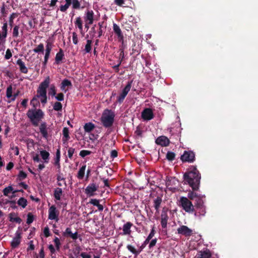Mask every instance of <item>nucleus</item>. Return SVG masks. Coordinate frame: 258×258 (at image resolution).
I'll return each instance as SVG.
<instances>
[{
	"label": "nucleus",
	"instance_id": "15",
	"mask_svg": "<svg viewBox=\"0 0 258 258\" xmlns=\"http://www.w3.org/2000/svg\"><path fill=\"white\" fill-rule=\"evenodd\" d=\"M155 142L157 145L166 147L169 145L170 141L166 136H161L156 139Z\"/></svg>",
	"mask_w": 258,
	"mask_h": 258
},
{
	"label": "nucleus",
	"instance_id": "44",
	"mask_svg": "<svg viewBox=\"0 0 258 258\" xmlns=\"http://www.w3.org/2000/svg\"><path fill=\"white\" fill-rule=\"evenodd\" d=\"M62 105L59 102H55L53 106V108L55 111H61Z\"/></svg>",
	"mask_w": 258,
	"mask_h": 258
},
{
	"label": "nucleus",
	"instance_id": "42",
	"mask_svg": "<svg viewBox=\"0 0 258 258\" xmlns=\"http://www.w3.org/2000/svg\"><path fill=\"white\" fill-rule=\"evenodd\" d=\"M33 51L35 53L41 52L43 53L44 52V45L42 43H40L37 47L33 49Z\"/></svg>",
	"mask_w": 258,
	"mask_h": 258
},
{
	"label": "nucleus",
	"instance_id": "37",
	"mask_svg": "<svg viewBox=\"0 0 258 258\" xmlns=\"http://www.w3.org/2000/svg\"><path fill=\"white\" fill-rule=\"evenodd\" d=\"M39 98L37 97V95H35L32 99L30 101V104L33 106L34 108H36V107L39 105V102L38 100Z\"/></svg>",
	"mask_w": 258,
	"mask_h": 258
},
{
	"label": "nucleus",
	"instance_id": "31",
	"mask_svg": "<svg viewBox=\"0 0 258 258\" xmlns=\"http://www.w3.org/2000/svg\"><path fill=\"white\" fill-rule=\"evenodd\" d=\"M95 128V125L92 122L85 123L84 126V130L86 132L89 133Z\"/></svg>",
	"mask_w": 258,
	"mask_h": 258
},
{
	"label": "nucleus",
	"instance_id": "39",
	"mask_svg": "<svg viewBox=\"0 0 258 258\" xmlns=\"http://www.w3.org/2000/svg\"><path fill=\"white\" fill-rule=\"evenodd\" d=\"M199 195L193 191H189L187 194V198L191 200H195Z\"/></svg>",
	"mask_w": 258,
	"mask_h": 258
},
{
	"label": "nucleus",
	"instance_id": "36",
	"mask_svg": "<svg viewBox=\"0 0 258 258\" xmlns=\"http://www.w3.org/2000/svg\"><path fill=\"white\" fill-rule=\"evenodd\" d=\"M60 151L59 149H58L56 152L55 157L54 158V164L55 165H59L60 164Z\"/></svg>",
	"mask_w": 258,
	"mask_h": 258
},
{
	"label": "nucleus",
	"instance_id": "27",
	"mask_svg": "<svg viewBox=\"0 0 258 258\" xmlns=\"http://www.w3.org/2000/svg\"><path fill=\"white\" fill-rule=\"evenodd\" d=\"M40 154L41 158L44 160V162L46 163H48L50 155L49 152L46 150H42L40 151Z\"/></svg>",
	"mask_w": 258,
	"mask_h": 258
},
{
	"label": "nucleus",
	"instance_id": "12",
	"mask_svg": "<svg viewBox=\"0 0 258 258\" xmlns=\"http://www.w3.org/2000/svg\"><path fill=\"white\" fill-rule=\"evenodd\" d=\"M177 233L179 234L184 235L185 236H189L192 234V230L187 226L182 225L177 229Z\"/></svg>",
	"mask_w": 258,
	"mask_h": 258
},
{
	"label": "nucleus",
	"instance_id": "23",
	"mask_svg": "<svg viewBox=\"0 0 258 258\" xmlns=\"http://www.w3.org/2000/svg\"><path fill=\"white\" fill-rule=\"evenodd\" d=\"M16 64L19 66L20 71L21 73L24 74H27L28 73V69L25 66V63L21 59H18L16 61Z\"/></svg>",
	"mask_w": 258,
	"mask_h": 258
},
{
	"label": "nucleus",
	"instance_id": "41",
	"mask_svg": "<svg viewBox=\"0 0 258 258\" xmlns=\"http://www.w3.org/2000/svg\"><path fill=\"white\" fill-rule=\"evenodd\" d=\"M20 27L19 25H15L13 29V37L14 38H17L19 35V30Z\"/></svg>",
	"mask_w": 258,
	"mask_h": 258
},
{
	"label": "nucleus",
	"instance_id": "18",
	"mask_svg": "<svg viewBox=\"0 0 258 258\" xmlns=\"http://www.w3.org/2000/svg\"><path fill=\"white\" fill-rule=\"evenodd\" d=\"M133 225V223L131 222H127L125 224H124L122 227L123 232L121 234L123 235H130L132 232L131 229Z\"/></svg>",
	"mask_w": 258,
	"mask_h": 258
},
{
	"label": "nucleus",
	"instance_id": "21",
	"mask_svg": "<svg viewBox=\"0 0 258 258\" xmlns=\"http://www.w3.org/2000/svg\"><path fill=\"white\" fill-rule=\"evenodd\" d=\"M39 131L44 138H48L47 124L45 122H42L39 126Z\"/></svg>",
	"mask_w": 258,
	"mask_h": 258
},
{
	"label": "nucleus",
	"instance_id": "25",
	"mask_svg": "<svg viewBox=\"0 0 258 258\" xmlns=\"http://www.w3.org/2000/svg\"><path fill=\"white\" fill-rule=\"evenodd\" d=\"M17 214L13 212L11 213L9 215V220L11 222H15L17 223H20L22 222V220L19 217H16Z\"/></svg>",
	"mask_w": 258,
	"mask_h": 258
},
{
	"label": "nucleus",
	"instance_id": "14",
	"mask_svg": "<svg viewBox=\"0 0 258 258\" xmlns=\"http://www.w3.org/2000/svg\"><path fill=\"white\" fill-rule=\"evenodd\" d=\"M113 30L115 35L117 36L118 41L122 42L123 43L124 37L119 26H118L116 23H113Z\"/></svg>",
	"mask_w": 258,
	"mask_h": 258
},
{
	"label": "nucleus",
	"instance_id": "60",
	"mask_svg": "<svg viewBox=\"0 0 258 258\" xmlns=\"http://www.w3.org/2000/svg\"><path fill=\"white\" fill-rule=\"evenodd\" d=\"M12 56V53L11 50L10 49H7L6 52L5 58L6 59H9Z\"/></svg>",
	"mask_w": 258,
	"mask_h": 258
},
{
	"label": "nucleus",
	"instance_id": "54",
	"mask_svg": "<svg viewBox=\"0 0 258 258\" xmlns=\"http://www.w3.org/2000/svg\"><path fill=\"white\" fill-rule=\"evenodd\" d=\"M75 149L72 147H70L68 149V155L70 159H72L73 155L75 152Z\"/></svg>",
	"mask_w": 258,
	"mask_h": 258
},
{
	"label": "nucleus",
	"instance_id": "2",
	"mask_svg": "<svg viewBox=\"0 0 258 258\" xmlns=\"http://www.w3.org/2000/svg\"><path fill=\"white\" fill-rule=\"evenodd\" d=\"M26 115L34 126H38L39 122L44 117L43 111L40 109L37 108L29 109Z\"/></svg>",
	"mask_w": 258,
	"mask_h": 258
},
{
	"label": "nucleus",
	"instance_id": "16",
	"mask_svg": "<svg viewBox=\"0 0 258 258\" xmlns=\"http://www.w3.org/2000/svg\"><path fill=\"white\" fill-rule=\"evenodd\" d=\"M94 13L92 10H87L84 15L85 22H88L89 24H93L94 22Z\"/></svg>",
	"mask_w": 258,
	"mask_h": 258
},
{
	"label": "nucleus",
	"instance_id": "5",
	"mask_svg": "<svg viewBox=\"0 0 258 258\" xmlns=\"http://www.w3.org/2000/svg\"><path fill=\"white\" fill-rule=\"evenodd\" d=\"M179 202L180 206L186 212L190 213L195 211L194 206L187 198L181 197Z\"/></svg>",
	"mask_w": 258,
	"mask_h": 258
},
{
	"label": "nucleus",
	"instance_id": "40",
	"mask_svg": "<svg viewBox=\"0 0 258 258\" xmlns=\"http://www.w3.org/2000/svg\"><path fill=\"white\" fill-rule=\"evenodd\" d=\"M48 95L52 97L55 96L56 95V91L54 85L52 84L50 86L48 90Z\"/></svg>",
	"mask_w": 258,
	"mask_h": 258
},
{
	"label": "nucleus",
	"instance_id": "49",
	"mask_svg": "<svg viewBox=\"0 0 258 258\" xmlns=\"http://www.w3.org/2000/svg\"><path fill=\"white\" fill-rule=\"evenodd\" d=\"M13 88L12 85H10L7 89L6 96L7 98H10L12 97Z\"/></svg>",
	"mask_w": 258,
	"mask_h": 258
},
{
	"label": "nucleus",
	"instance_id": "55",
	"mask_svg": "<svg viewBox=\"0 0 258 258\" xmlns=\"http://www.w3.org/2000/svg\"><path fill=\"white\" fill-rule=\"evenodd\" d=\"M52 48V44L50 42H46L45 52L50 53Z\"/></svg>",
	"mask_w": 258,
	"mask_h": 258
},
{
	"label": "nucleus",
	"instance_id": "9",
	"mask_svg": "<svg viewBox=\"0 0 258 258\" xmlns=\"http://www.w3.org/2000/svg\"><path fill=\"white\" fill-rule=\"evenodd\" d=\"M98 186L94 183L89 184L85 189V193L89 197H93L95 195V192L98 189Z\"/></svg>",
	"mask_w": 258,
	"mask_h": 258
},
{
	"label": "nucleus",
	"instance_id": "46",
	"mask_svg": "<svg viewBox=\"0 0 258 258\" xmlns=\"http://www.w3.org/2000/svg\"><path fill=\"white\" fill-rule=\"evenodd\" d=\"M13 188L12 187V186H9L8 187H6V188H5L3 189V192L4 196H8L11 192L13 191Z\"/></svg>",
	"mask_w": 258,
	"mask_h": 258
},
{
	"label": "nucleus",
	"instance_id": "26",
	"mask_svg": "<svg viewBox=\"0 0 258 258\" xmlns=\"http://www.w3.org/2000/svg\"><path fill=\"white\" fill-rule=\"evenodd\" d=\"M162 202V199L160 197H157L153 201L154 207L156 211V212H159L160 205Z\"/></svg>",
	"mask_w": 258,
	"mask_h": 258
},
{
	"label": "nucleus",
	"instance_id": "56",
	"mask_svg": "<svg viewBox=\"0 0 258 258\" xmlns=\"http://www.w3.org/2000/svg\"><path fill=\"white\" fill-rule=\"evenodd\" d=\"M70 6L71 5L66 3L64 5H61L60 6L59 10L61 12H64L67 10Z\"/></svg>",
	"mask_w": 258,
	"mask_h": 258
},
{
	"label": "nucleus",
	"instance_id": "45",
	"mask_svg": "<svg viewBox=\"0 0 258 258\" xmlns=\"http://www.w3.org/2000/svg\"><path fill=\"white\" fill-rule=\"evenodd\" d=\"M103 24H104L103 21L100 22L98 23V25L99 27L98 31V38H100L101 36H102L103 35V30H102V28L103 27Z\"/></svg>",
	"mask_w": 258,
	"mask_h": 258
},
{
	"label": "nucleus",
	"instance_id": "58",
	"mask_svg": "<svg viewBox=\"0 0 258 258\" xmlns=\"http://www.w3.org/2000/svg\"><path fill=\"white\" fill-rule=\"evenodd\" d=\"M15 13H13L10 15L9 17V23L11 27H12L14 24V19L15 18Z\"/></svg>",
	"mask_w": 258,
	"mask_h": 258
},
{
	"label": "nucleus",
	"instance_id": "57",
	"mask_svg": "<svg viewBox=\"0 0 258 258\" xmlns=\"http://www.w3.org/2000/svg\"><path fill=\"white\" fill-rule=\"evenodd\" d=\"M56 179L57 181H63L64 184L66 186H67L66 182L65 181V178L62 176V174L59 173L56 175Z\"/></svg>",
	"mask_w": 258,
	"mask_h": 258
},
{
	"label": "nucleus",
	"instance_id": "51",
	"mask_svg": "<svg viewBox=\"0 0 258 258\" xmlns=\"http://www.w3.org/2000/svg\"><path fill=\"white\" fill-rule=\"evenodd\" d=\"M53 241L54 242L56 250H59L60 246L61 244L59 239L58 237H55Z\"/></svg>",
	"mask_w": 258,
	"mask_h": 258
},
{
	"label": "nucleus",
	"instance_id": "29",
	"mask_svg": "<svg viewBox=\"0 0 258 258\" xmlns=\"http://www.w3.org/2000/svg\"><path fill=\"white\" fill-rule=\"evenodd\" d=\"M75 25L76 27H78L81 33H83V21L80 17L76 18L75 21Z\"/></svg>",
	"mask_w": 258,
	"mask_h": 258
},
{
	"label": "nucleus",
	"instance_id": "43",
	"mask_svg": "<svg viewBox=\"0 0 258 258\" xmlns=\"http://www.w3.org/2000/svg\"><path fill=\"white\" fill-rule=\"evenodd\" d=\"M175 154L174 152L168 151L166 154V158L168 160L172 161L174 160Z\"/></svg>",
	"mask_w": 258,
	"mask_h": 258
},
{
	"label": "nucleus",
	"instance_id": "61",
	"mask_svg": "<svg viewBox=\"0 0 258 258\" xmlns=\"http://www.w3.org/2000/svg\"><path fill=\"white\" fill-rule=\"evenodd\" d=\"M72 38L74 44H77L78 43V35L76 32H74L72 33Z\"/></svg>",
	"mask_w": 258,
	"mask_h": 258
},
{
	"label": "nucleus",
	"instance_id": "53",
	"mask_svg": "<svg viewBox=\"0 0 258 258\" xmlns=\"http://www.w3.org/2000/svg\"><path fill=\"white\" fill-rule=\"evenodd\" d=\"M33 220H34L33 215L31 213H28L27 215V223L28 224H30L33 222Z\"/></svg>",
	"mask_w": 258,
	"mask_h": 258
},
{
	"label": "nucleus",
	"instance_id": "10",
	"mask_svg": "<svg viewBox=\"0 0 258 258\" xmlns=\"http://www.w3.org/2000/svg\"><path fill=\"white\" fill-rule=\"evenodd\" d=\"M141 116L143 120L148 121L152 119L154 115L152 109L146 108L142 111Z\"/></svg>",
	"mask_w": 258,
	"mask_h": 258
},
{
	"label": "nucleus",
	"instance_id": "19",
	"mask_svg": "<svg viewBox=\"0 0 258 258\" xmlns=\"http://www.w3.org/2000/svg\"><path fill=\"white\" fill-rule=\"evenodd\" d=\"M78 234L77 232L73 233L71 231V228L69 227L67 228L65 231L63 233V236L67 237H70L73 240H76L78 238Z\"/></svg>",
	"mask_w": 258,
	"mask_h": 258
},
{
	"label": "nucleus",
	"instance_id": "13",
	"mask_svg": "<svg viewBox=\"0 0 258 258\" xmlns=\"http://www.w3.org/2000/svg\"><path fill=\"white\" fill-rule=\"evenodd\" d=\"M212 253L208 248L203 249L199 251L196 256V258H211Z\"/></svg>",
	"mask_w": 258,
	"mask_h": 258
},
{
	"label": "nucleus",
	"instance_id": "34",
	"mask_svg": "<svg viewBox=\"0 0 258 258\" xmlns=\"http://www.w3.org/2000/svg\"><path fill=\"white\" fill-rule=\"evenodd\" d=\"M197 209L199 210V211L195 212V215L196 216H204L205 215L206 209L205 206H203L202 207H199Z\"/></svg>",
	"mask_w": 258,
	"mask_h": 258
},
{
	"label": "nucleus",
	"instance_id": "6",
	"mask_svg": "<svg viewBox=\"0 0 258 258\" xmlns=\"http://www.w3.org/2000/svg\"><path fill=\"white\" fill-rule=\"evenodd\" d=\"M133 81H131L128 82L126 85L125 86V87L123 89L122 92L120 93V94L117 97V101L119 103H122L123 102V100L125 97L126 96L127 94L129 92V91L131 90V88L132 87Z\"/></svg>",
	"mask_w": 258,
	"mask_h": 258
},
{
	"label": "nucleus",
	"instance_id": "20",
	"mask_svg": "<svg viewBox=\"0 0 258 258\" xmlns=\"http://www.w3.org/2000/svg\"><path fill=\"white\" fill-rule=\"evenodd\" d=\"M64 58V54L63 50L60 48L58 52L56 54L55 57V63L59 64L62 63V60Z\"/></svg>",
	"mask_w": 258,
	"mask_h": 258
},
{
	"label": "nucleus",
	"instance_id": "28",
	"mask_svg": "<svg viewBox=\"0 0 258 258\" xmlns=\"http://www.w3.org/2000/svg\"><path fill=\"white\" fill-rule=\"evenodd\" d=\"M205 197L204 196H201V195L195 200V206L196 208L202 207V206L204 205V201L203 200V198Z\"/></svg>",
	"mask_w": 258,
	"mask_h": 258
},
{
	"label": "nucleus",
	"instance_id": "17",
	"mask_svg": "<svg viewBox=\"0 0 258 258\" xmlns=\"http://www.w3.org/2000/svg\"><path fill=\"white\" fill-rule=\"evenodd\" d=\"M21 233L17 231L15 237L13 239L11 243V246L12 248L17 247L21 242Z\"/></svg>",
	"mask_w": 258,
	"mask_h": 258
},
{
	"label": "nucleus",
	"instance_id": "47",
	"mask_svg": "<svg viewBox=\"0 0 258 258\" xmlns=\"http://www.w3.org/2000/svg\"><path fill=\"white\" fill-rule=\"evenodd\" d=\"M62 134L63 136V138H65L66 140H68L70 138L69 130L68 127H65L63 128Z\"/></svg>",
	"mask_w": 258,
	"mask_h": 258
},
{
	"label": "nucleus",
	"instance_id": "7",
	"mask_svg": "<svg viewBox=\"0 0 258 258\" xmlns=\"http://www.w3.org/2000/svg\"><path fill=\"white\" fill-rule=\"evenodd\" d=\"M183 162L192 163L195 160V153L191 151H185L180 157Z\"/></svg>",
	"mask_w": 258,
	"mask_h": 258
},
{
	"label": "nucleus",
	"instance_id": "50",
	"mask_svg": "<svg viewBox=\"0 0 258 258\" xmlns=\"http://www.w3.org/2000/svg\"><path fill=\"white\" fill-rule=\"evenodd\" d=\"M91 153L92 152L90 151L83 150L80 152L79 155L81 157L84 158L85 156L90 155Z\"/></svg>",
	"mask_w": 258,
	"mask_h": 258
},
{
	"label": "nucleus",
	"instance_id": "24",
	"mask_svg": "<svg viewBox=\"0 0 258 258\" xmlns=\"http://www.w3.org/2000/svg\"><path fill=\"white\" fill-rule=\"evenodd\" d=\"M89 203L98 208L99 211H102L103 210V206L100 204L99 200L96 199H91L89 201Z\"/></svg>",
	"mask_w": 258,
	"mask_h": 258
},
{
	"label": "nucleus",
	"instance_id": "63",
	"mask_svg": "<svg viewBox=\"0 0 258 258\" xmlns=\"http://www.w3.org/2000/svg\"><path fill=\"white\" fill-rule=\"evenodd\" d=\"M155 234V230L154 229V227H153L150 234L148 236L147 239H148V240H150L153 237Z\"/></svg>",
	"mask_w": 258,
	"mask_h": 258
},
{
	"label": "nucleus",
	"instance_id": "52",
	"mask_svg": "<svg viewBox=\"0 0 258 258\" xmlns=\"http://www.w3.org/2000/svg\"><path fill=\"white\" fill-rule=\"evenodd\" d=\"M27 174L23 171L21 170L19 173L18 178L20 180H22L26 178L27 177Z\"/></svg>",
	"mask_w": 258,
	"mask_h": 258
},
{
	"label": "nucleus",
	"instance_id": "30",
	"mask_svg": "<svg viewBox=\"0 0 258 258\" xmlns=\"http://www.w3.org/2000/svg\"><path fill=\"white\" fill-rule=\"evenodd\" d=\"M62 194V190L61 188L57 187L54 190V197L56 200H60Z\"/></svg>",
	"mask_w": 258,
	"mask_h": 258
},
{
	"label": "nucleus",
	"instance_id": "33",
	"mask_svg": "<svg viewBox=\"0 0 258 258\" xmlns=\"http://www.w3.org/2000/svg\"><path fill=\"white\" fill-rule=\"evenodd\" d=\"M92 41L91 40L88 39L87 40V43L85 45V49H84L85 53H90L91 52L92 49Z\"/></svg>",
	"mask_w": 258,
	"mask_h": 258
},
{
	"label": "nucleus",
	"instance_id": "48",
	"mask_svg": "<svg viewBox=\"0 0 258 258\" xmlns=\"http://www.w3.org/2000/svg\"><path fill=\"white\" fill-rule=\"evenodd\" d=\"M72 7L74 9H79L80 8V3L78 0H74L72 3Z\"/></svg>",
	"mask_w": 258,
	"mask_h": 258
},
{
	"label": "nucleus",
	"instance_id": "64",
	"mask_svg": "<svg viewBox=\"0 0 258 258\" xmlns=\"http://www.w3.org/2000/svg\"><path fill=\"white\" fill-rule=\"evenodd\" d=\"M118 153L115 150H112L110 153V157L111 158L114 159L117 157Z\"/></svg>",
	"mask_w": 258,
	"mask_h": 258
},
{
	"label": "nucleus",
	"instance_id": "38",
	"mask_svg": "<svg viewBox=\"0 0 258 258\" xmlns=\"http://www.w3.org/2000/svg\"><path fill=\"white\" fill-rule=\"evenodd\" d=\"M126 248L130 251L136 255H138L141 251V250H136L134 246L130 244L127 245Z\"/></svg>",
	"mask_w": 258,
	"mask_h": 258
},
{
	"label": "nucleus",
	"instance_id": "11",
	"mask_svg": "<svg viewBox=\"0 0 258 258\" xmlns=\"http://www.w3.org/2000/svg\"><path fill=\"white\" fill-rule=\"evenodd\" d=\"M161 224L162 228H166L167 225V222L169 219L167 215V209L164 208L162 211L161 215Z\"/></svg>",
	"mask_w": 258,
	"mask_h": 258
},
{
	"label": "nucleus",
	"instance_id": "62",
	"mask_svg": "<svg viewBox=\"0 0 258 258\" xmlns=\"http://www.w3.org/2000/svg\"><path fill=\"white\" fill-rule=\"evenodd\" d=\"M43 233H44V236L46 237H48L50 236V233L49 232V229L48 227L46 226L44 228Z\"/></svg>",
	"mask_w": 258,
	"mask_h": 258
},
{
	"label": "nucleus",
	"instance_id": "35",
	"mask_svg": "<svg viewBox=\"0 0 258 258\" xmlns=\"http://www.w3.org/2000/svg\"><path fill=\"white\" fill-rule=\"evenodd\" d=\"M27 200L24 198H20L17 202L18 205L23 208H25L27 206Z\"/></svg>",
	"mask_w": 258,
	"mask_h": 258
},
{
	"label": "nucleus",
	"instance_id": "32",
	"mask_svg": "<svg viewBox=\"0 0 258 258\" xmlns=\"http://www.w3.org/2000/svg\"><path fill=\"white\" fill-rule=\"evenodd\" d=\"M86 167V165H84L80 168L77 175V177L78 178V179H82L84 178Z\"/></svg>",
	"mask_w": 258,
	"mask_h": 258
},
{
	"label": "nucleus",
	"instance_id": "22",
	"mask_svg": "<svg viewBox=\"0 0 258 258\" xmlns=\"http://www.w3.org/2000/svg\"><path fill=\"white\" fill-rule=\"evenodd\" d=\"M72 84L71 82L68 79H65L61 82V85H60V89L64 91L65 93L68 90V89H66V88L67 87H72Z\"/></svg>",
	"mask_w": 258,
	"mask_h": 258
},
{
	"label": "nucleus",
	"instance_id": "1",
	"mask_svg": "<svg viewBox=\"0 0 258 258\" xmlns=\"http://www.w3.org/2000/svg\"><path fill=\"white\" fill-rule=\"evenodd\" d=\"M201 178V174L195 166H191L183 174L185 183L188 184L194 191L199 189Z\"/></svg>",
	"mask_w": 258,
	"mask_h": 258
},
{
	"label": "nucleus",
	"instance_id": "4",
	"mask_svg": "<svg viewBox=\"0 0 258 258\" xmlns=\"http://www.w3.org/2000/svg\"><path fill=\"white\" fill-rule=\"evenodd\" d=\"M115 113L110 109H106L104 110L101 117V121L104 127H110L114 121Z\"/></svg>",
	"mask_w": 258,
	"mask_h": 258
},
{
	"label": "nucleus",
	"instance_id": "59",
	"mask_svg": "<svg viewBox=\"0 0 258 258\" xmlns=\"http://www.w3.org/2000/svg\"><path fill=\"white\" fill-rule=\"evenodd\" d=\"M55 99L58 101H61L64 100V94L62 93H59L55 96Z\"/></svg>",
	"mask_w": 258,
	"mask_h": 258
},
{
	"label": "nucleus",
	"instance_id": "8",
	"mask_svg": "<svg viewBox=\"0 0 258 258\" xmlns=\"http://www.w3.org/2000/svg\"><path fill=\"white\" fill-rule=\"evenodd\" d=\"M59 212L56 210V208L54 205H52L48 210V219L50 220H54L56 222H58Z\"/></svg>",
	"mask_w": 258,
	"mask_h": 258
},
{
	"label": "nucleus",
	"instance_id": "3",
	"mask_svg": "<svg viewBox=\"0 0 258 258\" xmlns=\"http://www.w3.org/2000/svg\"><path fill=\"white\" fill-rule=\"evenodd\" d=\"M50 82V78L47 76L39 85L37 90V97L40 98L42 104H45L47 101V88Z\"/></svg>",
	"mask_w": 258,
	"mask_h": 258
}]
</instances>
